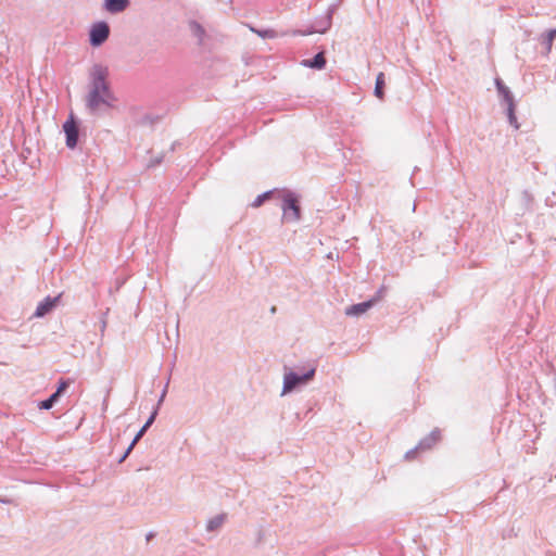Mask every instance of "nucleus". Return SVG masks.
<instances>
[{"mask_svg":"<svg viewBox=\"0 0 556 556\" xmlns=\"http://www.w3.org/2000/svg\"><path fill=\"white\" fill-rule=\"evenodd\" d=\"M109 70L101 64H94L89 73V92L86 96V108L91 114L114 108L116 98L108 81Z\"/></svg>","mask_w":556,"mask_h":556,"instance_id":"obj_1","label":"nucleus"},{"mask_svg":"<svg viewBox=\"0 0 556 556\" xmlns=\"http://www.w3.org/2000/svg\"><path fill=\"white\" fill-rule=\"evenodd\" d=\"M316 367H311L305 371L289 370L285 372L281 395L292 392L299 387L307 384L314 379Z\"/></svg>","mask_w":556,"mask_h":556,"instance_id":"obj_2","label":"nucleus"},{"mask_svg":"<svg viewBox=\"0 0 556 556\" xmlns=\"http://www.w3.org/2000/svg\"><path fill=\"white\" fill-rule=\"evenodd\" d=\"M281 195V208L283 219L286 222H299L301 219V205L299 195L290 190H282L279 192Z\"/></svg>","mask_w":556,"mask_h":556,"instance_id":"obj_3","label":"nucleus"},{"mask_svg":"<svg viewBox=\"0 0 556 556\" xmlns=\"http://www.w3.org/2000/svg\"><path fill=\"white\" fill-rule=\"evenodd\" d=\"M496 90L498 92V96L501 97L502 101L507 104V118L508 123L515 127L516 129L519 128V124L516 116V104L514 96L510 91V89L504 84V81L501 78H495L494 80Z\"/></svg>","mask_w":556,"mask_h":556,"instance_id":"obj_4","label":"nucleus"},{"mask_svg":"<svg viewBox=\"0 0 556 556\" xmlns=\"http://www.w3.org/2000/svg\"><path fill=\"white\" fill-rule=\"evenodd\" d=\"M63 131L65 134V144L68 149H75L78 143L80 124L73 113L70 114L67 119L63 123Z\"/></svg>","mask_w":556,"mask_h":556,"instance_id":"obj_5","label":"nucleus"},{"mask_svg":"<svg viewBox=\"0 0 556 556\" xmlns=\"http://www.w3.org/2000/svg\"><path fill=\"white\" fill-rule=\"evenodd\" d=\"M110 36V26L105 21L92 24L89 30V43L93 48L102 46Z\"/></svg>","mask_w":556,"mask_h":556,"instance_id":"obj_6","label":"nucleus"},{"mask_svg":"<svg viewBox=\"0 0 556 556\" xmlns=\"http://www.w3.org/2000/svg\"><path fill=\"white\" fill-rule=\"evenodd\" d=\"M386 293V288L382 286L376 294L369 300L353 304L345 308V315L348 316H361L370 309L378 301H380Z\"/></svg>","mask_w":556,"mask_h":556,"instance_id":"obj_7","label":"nucleus"},{"mask_svg":"<svg viewBox=\"0 0 556 556\" xmlns=\"http://www.w3.org/2000/svg\"><path fill=\"white\" fill-rule=\"evenodd\" d=\"M331 24H332V17H331V12H329L326 16L316 20L314 22V24L311 27H308L306 30H295L294 35L305 36V35H312L315 33L325 34L331 27Z\"/></svg>","mask_w":556,"mask_h":556,"instance_id":"obj_8","label":"nucleus"},{"mask_svg":"<svg viewBox=\"0 0 556 556\" xmlns=\"http://www.w3.org/2000/svg\"><path fill=\"white\" fill-rule=\"evenodd\" d=\"M440 437L441 432L439 429L432 430L427 437L419 441L418 445L415 448L406 452L405 457L409 459L413 458L417 451L430 450L440 440Z\"/></svg>","mask_w":556,"mask_h":556,"instance_id":"obj_9","label":"nucleus"},{"mask_svg":"<svg viewBox=\"0 0 556 556\" xmlns=\"http://www.w3.org/2000/svg\"><path fill=\"white\" fill-rule=\"evenodd\" d=\"M61 299V294H58L56 296H46L42 301H40L36 307V311L34 313V317L42 318L49 313H51L58 305L59 301Z\"/></svg>","mask_w":556,"mask_h":556,"instance_id":"obj_10","label":"nucleus"},{"mask_svg":"<svg viewBox=\"0 0 556 556\" xmlns=\"http://www.w3.org/2000/svg\"><path fill=\"white\" fill-rule=\"evenodd\" d=\"M129 4V0H104L103 8L111 14H117L125 11Z\"/></svg>","mask_w":556,"mask_h":556,"instance_id":"obj_11","label":"nucleus"},{"mask_svg":"<svg viewBox=\"0 0 556 556\" xmlns=\"http://www.w3.org/2000/svg\"><path fill=\"white\" fill-rule=\"evenodd\" d=\"M326 58L323 52L316 53L312 59L303 60L302 65L309 68L323 70L326 66Z\"/></svg>","mask_w":556,"mask_h":556,"instance_id":"obj_12","label":"nucleus"},{"mask_svg":"<svg viewBox=\"0 0 556 556\" xmlns=\"http://www.w3.org/2000/svg\"><path fill=\"white\" fill-rule=\"evenodd\" d=\"M556 38V28L548 29L540 36V42L544 47V54L547 55L552 51L553 42Z\"/></svg>","mask_w":556,"mask_h":556,"instance_id":"obj_13","label":"nucleus"},{"mask_svg":"<svg viewBox=\"0 0 556 556\" xmlns=\"http://www.w3.org/2000/svg\"><path fill=\"white\" fill-rule=\"evenodd\" d=\"M157 416V408H154L152 413L150 414L149 418L144 422V425L140 428V430L137 432L135 438L131 442H135V444L143 437V434L147 432V430L152 426L155 418Z\"/></svg>","mask_w":556,"mask_h":556,"instance_id":"obj_14","label":"nucleus"},{"mask_svg":"<svg viewBox=\"0 0 556 556\" xmlns=\"http://www.w3.org/2000/svg\"><path fill=\"white\" fill-rule=\"evenodd\" d=\"M227 518L226 514H218L211 518L206 523V530L208 532L217 531L225 522Z\"/></svg>","mask_w":556,"mask_h":556,"instance_id":"obj_15","label":"nucleus"},{"mask_svg":"<svg viewBox=\"0 0 556 556\" xmlns=\"http://www.w3.org/2000/svg\"><path fill=\"white\" fill-rule=\"evenodd\" d=\"M384 87H386L384 74L382 72H380L376 77L375 89H374V94L380 100L383 99V97H384Z\"/></svg>","mask_w":556,"mask_h":556,"instance_id":"obj_16","label":"nucleus"},{"mask_svg":"<svg viewBox=\"0 0 556 556\" xmlns=\"http://www.w3.org/2000/svg\"><path fill=\"white\" fill-rule=\"evenodd\" d=\"M60 401V397L53 392L50 394L47 399L39 401L37 404V407L41 410H49L51 409L58 402Z\"/></svg>","mask_w":556,"mask_h":556,"instance_id":"obj_17","label":"nucleus"},{"mask_svg":"<svg viewBox=\"0 0 556 556\" xmlns=\"http://www.w3.org/2000/svg\"><path fill=\"white\" fill-rule=\"evenodd\" d=\"M280 191L273 189L258 194L252 202L253 207H260L266 200L270 199L275 193L279 194Z\"/></svg>","mask_w":556,"mask_h":556,"instance_id":"obj_18","label":"nucleus"},{"mask_svg":"<svg viewBox=\"0 0 556 556\" xmlns=\"http://www.w3.org/2000/svg\"><path fill=\"white\" fill-rule=\"evenodd\" d=\"M189 29L194 37H197L200 41H202V39L205 35V29L199 22L190 21Z\"/></svg>","mask_w":556,"mask_h":556,"instance_id":"obj_19","label":"nucleus"},{"mask_svg":"<svg viewBox=\"0 0 556 556\" xmlns=\"http://www.w3.org/2000/svg\"><path fill=\"white\" fill-rule=\"evenodd\" d=\"M72 383H73V380L70 378H67V379L61 378L58 382L54 393L61 399L62 395L66 392V390L71 387Z\"/></svg>","mask_w":556,"mask_h":556,"instance_id":"obj_20","label":"nucleus"},{"mask_svg":"<svg viewBox=\"0 0 556 556\" xmlns=\"http://www.w3.org/2000/svg\"><path fill=\"white\" fill-rule=\"evenodd\" d=\"M252 31L256 33L261 38H275L276 37V31L274 29H261V30H257V29H254L252 28Z\"/></svg>","mask_w":556,"mask_h":556,"instance_id":"obj_21","label":"nucleus"},{"mask_svg":"<svg viewBox=\"0 0 556 556\" xmlns=\"http://www.w3.org/2000/svg\"><path fill=\"white\" fill-rule=\"evenodd\" d=\"M135 445H136V444H135V442H131V443L128 445V447L126 448V451L124 452V454H122V456H121V457H119V459H118V463H119V464H121V463H123V462L128 457L129 453L131 452V450L134 448V446H135Z\"/></svg>","mask_w":556,"mask_h":556,"instance_id":"obj_22","label":"nucleus"},{"mask_svg":"<svg viewBox=\"0 0 556 556\" xmlns=\"http://www.w3.org/2000/svg\"><path fill=\"white\" fill-rule=\"evenodd\" d=\"M167 387H168V382L165 384L164 389L162 390V393L160 394V399H159L156 407H155L157 409H159L160 405L163 403V401L167 394Z\"/></svg>","mask_w":556,"mask_h":556,"instance_id":"obj_23","label":"nucleus"},{"mask_svg":"<svg viewBox=\"0 0 556 556\" xmlns=\"http://www.w3.org/2000/svg\"><path fill=\"white\" fill-rule=\"evenodd\" d=\"M157 121H159V117H157V116L153 117V116H151V115H146V116L142 118V122H143L144 124H150V125H153V124H154L155 122H157Z\"/></svg>","mask_w":556,"mask_h":556,"instance_id":"obj_24","label":"nucleus"},{"mask_svg":"<svg viewBox=\"0 0 556 556\" xmlns=\"http://www.w3.org/2000/svg\"><path fill=\"white\" fill-rule=\"evenodd\" d=\"M11 502H12L11 498H5V497H1L0 496V503H2V504H10Z\"/></svg>","mask_w":556,"mask_h":556,"instance_id":"obj_25","label":"nucleus"},{"mask_svg":"<svg viewBox=\"0 0 556 556\" xmlns=\"http://www.w3.org/2000/svg\"><path fill=\"white\" fill-rule=\"evenodd\" d=\"M162 162V156L161 157H156L155 160L152 161V165H157Z\"/></svg>","mask_w":556,"mask_h":556,"instance_id":"obj_26","label":"nucleus"},{"mask_svg":"<svg viewBox=\"0 0 556 556\" xmlns=\"http://www.w3.org/2000/svg\"><path fill=\"white\" fill-rule=\"evenodd\" d=\"M154 533L153 532H149L146 536L147 541H150L152 538H154Z\"/></svg>","mask_w":556,"mask_h":556,"instance_id":"obj_27","label":"nucleus"},{"mask_svg":"<svg viewBox=\"0 0 556 556\" xmlns=\"http://www.w3.org/2000/svg\"><path fill=\"white\" fill-rule=\"evenodd\" d=\"M271 312H273V313H275V312H276V307H275V306H273V307H271Z\"/></svg>","mask_w":556,"mask_h":556,"instance_id":"obj_28","label":"nucleus"}]
</instances>
